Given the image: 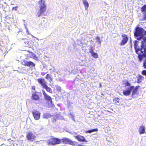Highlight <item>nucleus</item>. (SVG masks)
<instances>
[{
	"label": "nucleus",
	"mask_w": 146,
	"mask_h": 146,
	"mask_svg": "<svg viewBox=\"0 0 146 146\" xmlns=\"http://www.w3.org/2000/svg\"><path fill=\"white\" fill-rule=\"evenodd\" d=\"M33 54H34L35 56V55L34 54V53H33Z\"/></svg>",
	"instance_id": "nucleus-36"
},
{
	"label": "nucleus",
	"mask_w": 146,
	"mask_h": 146,
	"mask_svg": "<svg viewBox=\"0 0 146 146\" xmlns=\"http://www.w3.org/2000/svg\"><path fill=\"white\" fill-rule=\"evenodd\" d=\"M35 66V64L31 61L28 62V65L27 66L34 67Z\"/></svg>",
	"instance_id": "nucleus-20"
},
{
	"label": "nucleus",
	"mask_w": 146,
	"mask_h": 146,
	"mask_svg": "<svg viewBox=\"0 0 146 146\" xmlns=\"http://www.w3.org/2000/svg\"><path fill=\"white\" fill-rule=\"evenodd\" d=\"M26 137L28 140L33 142L35 140L36 138V135L31 131H29L26 134Z\"/></svg>",
	"instance_id": "nucleus-8"
},
{
	"label": "nucleus",
	"mask_w": 146,
	"mask_h": 146,
	"mask_svg": "<svg viewBox=\"0 0 146 146\" xmlns=\"http://www.w3.org/2000/svg\"><path fill=\"white\" fill-rule=\"evenodd\" d=\"M143 40L145 42H146V36L145 37H144L143 38Z\"/></svg>",
	"instance_id": "nucleus-33"
},
{
	"label": "nucleus",
	"mask_w": 146,
	"mask_h": 146,
	"mask_svg": "<svg viewBox=\"0 0 146 146\" xmlns=\"http://www.w3.org/2000/svg\"><path fill=\"white\" fill-rule=\"evenodd\" d=\"M61 143V141L60 139L54 137H53L48 139L47 142V144L49 145L54 146L56 145L59 144Z\"/></svg>",
	"instance_id": "nucleus-6"
},
{
	"label": "nucleus",
	"mask_w": 146,
	"mask_h": 146,
	"mask_svg": "<svg viewBox=\"0 0 146 146\" xmlns=\"http://www.w3.org/2000/svg\"><path fill=\"white\" fill-rule=\"evenodd\" d=\"M141 11L142 12H146V5H144L141 8Z\"/></svg>",
	"instance_id": "nucleus-22"
},
{
	"label": "nucleus",
	"mask_w": 146,
	"mask_h": 146,
	"mask_svg": "<svg viewBox=\"0 0 146 146\" xmlns=\"http://www.w3.org/2000/svg\"><path fill=\"white\" fill-rule=\"evenodd\" d=\"M42 92L44 99L47 101L49 104L50 103L51 104H52V101L51 98L48 95L44 90H42Z\"/></svg>",
	"instance_id": "nucleus-9"
},
{
	"label": "nucleus",
	"mask_w": 146,
	"mask_h": 146,
	"mask_svg": "<svg viewBox=\"0 0 146 146\" xmlns=\"http://www.w3.org/2000/svg\"><path fill=\"white\" fill-rule=\"evenodd\" d=\"M98 129L97 128L94 129H92L91 130H89L86 131H85V133H90L93 132L97 131H98Z\"/></svg>",
	"instance_id": "nucleus-19"
},
{
	"label": "nucleus",
	"mask_w": 146,
	"mask_h": 146,
	"mask_svg": "<svg viewBox=\"0 0 146 146\" xmlns=\"http://www.w3.org/2000/svg\"><path fill=\"white\" fill-rule=\"evenodd\" d=\"M17 7H13L12 8V10H15V11L17 10Z\"/></svg>",
	"instance_id": "nucleus-31"
},
{
	"label": "nucleus",
	"mask_w": 146,
	"mask_h": 146,
	"mask_svg": "<svg viewBox=\"0 0 146 146\" xmlns=\"http://www.w3.org/2000/svg\"><path fill=\"white\" fill-rule=\"evenodd\" d=\"M5 0H0V1L1 2H2L3 3L5 4H7L6 2L5 1Z\"/></svg>",
	"instance_id": "nucleus-30"
},
{
	"label": "nucleus",
	"mask_w": 146,
	"mask_h": 146,
	"mask_svg": "<svg viewBox=\"0 0 146 146\" xmlns=\"http://www.w3.org/2000/svg\"><path fill=\"white\" fill-rule=\"evenodd\" d=\"M139 132L140 134H143L145 133V128L144 126L142 125L139 127Z\"/></svg>",
	"instance_id": "nucleus-15"
},
{
	"label": "nucleus",
	"mask_w": 146,
	"mask_h": 146,
	"mask_svg": "<svg viewBox=\"0 0 146 146\" xmlns=\"http://www.w3.org/2000/svg\"><path fill=\"white\" fill-rule=\"evenodd\" d=\"M42 75H44V74H42Z\"/></svg>",
	"instance_id": "nucleus-38"
},
{
	"label": "nucleus",
	"mask_w": 146,
	"mask_h": 146,
	"mask_svg": "<svg viewBox=\"0 0 146 146\" xmlns=\"http://www.w3.org/2000/svg\"><path fill=\"white\" fill-rule=\"evenodd\" d=\"M52 115L49 113H46L44 114L43 115V117L45 119H48L51 117Z\"/></svg>",
	"instance_id": "nucleus-18"
},
{
	"label": "nucleus",
	"mask_w": 146,
	"mask_h": 146,
	"mask_svg": "<svg viewBox=\"0 0 146 146\" xmlns=\"http://www.w3.org/2000/svg\"><path fill=\"white\" fill-rule=\"evenodd\" d=\"M38 3L39 5L40 9L37 13V15L38 17L46 12L47 8L45 0H40L38 2Z\"/></svg>",
	"instance_id": "nucleus-3"
},
{
	"label": "nucleus",
	"mask_w": 146,
	"mask_h": 146,
	"mask_svg": "<svg viewBox=\"0 0 146 146\" xmlns=\"http://www.w3.org/2000/svg\"><path fill=\"white\" fill-rule=\"evenodd\" d=\"M42 75H44V74H42Z\"/></svg>",
	"instance_id": "nucleus-39"
},
{
	"label": "nucleus",
	"mask_w": 146,
	"mask_h": 146,
	"mask_svg": "<svg viewBox=\"0 0 146 146\" xmlns=\"http://www.w3.org/2000/svg\"><path fill=\"white\" fill-rule=\"evenodd\" d=\"M32 113L35 120H38L40 119V113L39 111L35 110L32 111Z\"/></svg>",
	"instance_id": "nucleus-12"
},
{
	"label": "nucleus",
	"mask_w": 146,
	"mask_h": 146,
	"mask_svg": "<svg viewBox=\"0 0 146 146\" xmlns=\"http://www.w3.org/2000/svg\"><path fill=\"white\" fill-rule=\"evenodd\" d=\"M96 40H97V42H99V43H101V41L99 37L98 36H97L96 37Z\"/></svg>",
	"instance_id": "nucleus-29"
},
{
	"label": "nucleus",
	"mask_w": 146,
	"mask_h": 146,
	"mask_svg": "<svg viewBox=\"0 0 146 146\" xmlns=\"http://www.w3.org/2000/svg\"><path fill=\"white\" fill-rule=\"evenodd\" d=\"M91 54L92 56L95 58H98V55L97 53L94 52Z\"/></svg>",
	"instance_id": "nucleus-23"
},
{
	"label": "nucleus",
	"mask_w": 146,
	"mask_h": 146,
	"mask_svg": "<svg viewBox=\"0 0 146 146\" xmlns=\"http://www.w3.org/2000/svg\"><path fill=\"white\" fill-rule=\"evenodd\" d=\"M31 89L32 90H35V86H32V87H31Z\"/></svg>",
	"instance_id": "nucleus-34"
},
{
	"label": "nucleus",
	"mask_w": 146,
	"mask_h": 146,
	"mask_svg": "<svg viewBox=\"0 0 146 146\" xmlns=\"http://www.w3.org/2000/svg\"><path fill=\"white\" fill-rule=\"evenodd\" d=\"M74 137L78 141L80 142L87 143L88 142V141L86 140L84 136L80 135L75 136Z\"/></svg>",
	"instance_id": "nucleus-11"
},
{
	"label": "nucleus",
	"mask_w": 146,
	"mask_h": 146,
	"mask_svg": "<svg viewBox=\"0 0 146 146\" xmlns=\"http://www.w3.org/2000/svg\"><path fill=\"white\" fill-rule=\"evenodd\" d=\"M143 19L144 20H146V13L145 14L143 17Z\"/></svg>",
	"instance_id": "nucleus-32"
},
{
	"label": "nucleus",
	"mask_w": 146,
	"mask_h": 146,
	"mask_svg": "<svg viewBox=\"0 0 146 146\" xmlns=\"http://www.w3.org/2000/svg\"><path fill=\"white\" fill-rule=\"evenodd\" d=\"M122 39L120 43V44L122 46L125 45L127 42L128 38L127 35L125 34L122 35Z\"/></svg>",
	"instance_id": "nucleus-10"
},
{
	"label": "nucleus",
	"mask_w": 146,
	"mask_h": 146,
	"mask_svg": "<svg viewBox=\"0 0 146 146\" xmlns=\"http://www.w3.org/2000/svg\"><path fill=\"white\" fill-rule=\"evenodd\" d=\"M125 85L126 86H130V87L127 89L123 90V94L125 96H128L130 95L131 91L133 90L131 94V96L132 97L137 94L138 89L140 87L139 86H136L135 88L133 86H130L131 84L128 82H127L125 83Z\"/></svg>",
	"instance_id": "nucleus-2"
},
{
	"label": "nucleus",
	"mask_w": 146,
	"mask_h": 146,
	"mask_svg": "<svg viewBox=\"0 0 146 146\" xmlns=\"http://www.w3.org/2000/svg\"><path fill=\"white\" fill-rule=\"evenodd\" d=\"M89 52L91 54L94 52L93 47L92 46L90 47V49L89 50Z\"/></svg>",
	"instance_id": "nucleus-28"
},
{
	"label": "nucleus",
	"mask_w": 146,
	"mask_h": 146,
	"mask_svg": "<svg viewBox=\"0 0 146 146\" xmlns=\"http://www.w3.org/2000/svg\"><path fill=\"white\" fill-rule=\"evenodd\" d=\"M145 58L144 60L143 61V66L145 69H146V57Z\"/></svg>",
	"instance_id": "nucleus-26"
},
{
	"label": "nucleus",
	"mask_w": 146,
	"mask_h": 146,
	"mask_svg": "<svg viewBox=\"0 0 146 146\" xmlns=\"http://www.w3.org/2000/svg\"><path fill=\"white\" fill-rule=\"evenodd\" d=\"M120 99L116 97L114 98L113 100V102L115 103H119V102Z\"/></svg>",
	"instance_id": "nucleus-21"
},
{
	"label": "nucleus",
	"mask_w": 146,
	"mask_h": 146,
	"mask_svg": "<svg viewBox=\"0 0 146 146\" xmlns=\"http://www.w3.org/2000/svg\"><path fill=\"white\" fill-rule=\"evenodd\" d=\"M28 62L25 60H23L22 62V64L24 66H27Z\"/></svg>",
	"instance_id": "nucleus-24"
},
{
	"label": "nucleus",
	"mask_w": 146,
	"mask_h": 146,
	"mask_svg": "<svg viewBox=\"0 0 146 146\" xmlns=\"http://www.w3.org/2000/svg\"><path fill=\"white\" fill-rule=\"evenodd\" d=\"M45 78L50 82H51L52 81L53 78L50 74H47L45 76Z\"/></svg>",
	"instance_id": "nucleus-16"
},
{
	"label": "nucleus",
	"mask_w": 146,
	"mask_h": 146,
	"mask_svg": "<svg viewBox=\"0 0 146 146\" xmlns=\"http://www.w3.org/2000/svg\"><path fill=\"white\" fill-rule=\"evenodd\" d=\"M61 140V142L63 143L69 144L73 146H76L78 143L77 142L72 141L66 137H64Z\"/></svg>",
	"instance_id": "nucleus-7"
},
{
	"label": "nucleus",
	"mask_w": 146,
	"mask_h": 146,
	"mask_svg": "<svg viewBox=\"0 0 146 146\" xmlns=\"http://www.w3.org/2000/svg\"><path fill=\"white\" fill-rule=\"evenodd\" d=\"M37 92H35L32 94L31 99L35 101H39L40 98L39 96L37 94Z\"/></svg>",
	"instance_id": "nucleus-13"
},
{
	"label": "nucleus",
	"mask_w": 146,
	"mask_h": 146,
	"mask_svg": "<svg viewBox=\"0 0 146 146\" xmlns=\"http://www.w3.org/2000/svg\"><path fill=\"white\" fill-rule=\"evenodd\" d=\"M137 78V82L138 84L141 83L144 79V77L140 74L138 75Z\"/></svg>",
	"instance_id": "nucleus-14"
},
{
	"label": "nucleus",
	"mask_w": 146,
	"mask_h": 146,
	"mask_svg": "<svg viewBox=\"0 0 146 146\" xmlns=\"http://www.w3.org/2000/svg\"><path fill=\"white\" fill-rule=\"evenodd\" d=\"M56 90L58 92H60L61 88L60 87L57 86H56Z\"/></svg>",
	"instance_id": "nucleus-25"
},
{
	"label": "nucleus",
	"mask_w": 146,
	"mask_h": 146,
	"mask_svg": "<svg viewBox=\"0 0 146 146\" xmlns=\"http://www.w3.org/2000/svg\"><path fill=\"white\" fill-rule=\"evenodd\" d=\"M37 81L38 83L41 85L42 88L45 89L47 92L50 93H52V89L47 85L46 84L47 82L45 81L44 79L40 78L37 79Z\"/></svg>",
	"instance_id": "nucleus-5"
},
{
	"label": "nucleus",
	"mask_w": 146,
	"mask_h": 146,
	"mask_svg": "<svg viewBox=\"0 0 146 146\" xmlns=\"http://www.w3.org/2000/svg\"><path fill=\"white\" fill-rule=\"evenodd\" d=\"M144 35H146V31H145V34H144Z\"/></svg>",
	"instance_id": "nucleus-35"
},
{
	"label": "nucleus",
	"mask_w": 146,
	"mask_h": 146,
	"mask_svg": "<svg viewBox=\"0 0 146 146\" xmlns=\"http://www.w3.org/2000/svg\"><path fill=\"white\" fill-rule=\"evenodd\" d=\"M2 7H3V5H2Z\"/></svg>",
	"instance_id": "nucleus-37"
},
{
	"label": "nucleus",
	"mask_w": 146,
	"mask_h": 146,
	"mask_svg": "<svg viewBox=\"0 0 146 146\" xmlns=\"http://www.w3.org/2000/svg\"><path fill=\"white\" fill-rule=\"evenodd\" d=\"M141 74L143 75L146 76V70H143L141 72Z\"/></svg>",
	"instance_id": "nucleus-27"
},
{
	"label": "nucleus",
	"mask_w": 146,
	"mask_h": 146,
	"mask_svg": "<svg viewBox=\"0 0 146 146\" xmlns=\"http://www.w3.org/2000/svg\"><path fill=\"white\" fill-rule=\"evenodd\" d=\"M83 3L85 9L87 10L89 6L88 2L86 0L83 1Z\"/></svg>",
	"instance_id": "nucleus-17"
},
{
	"label": "nucleus",
	"mask_w": 146,
	"mask_h": 146,
	"mask_svg": "<svg viewBox=\"0 0 146 146\" xmlns=\"http://www.w3.org/2000/svg\"><path fill=\"white\" fill-rule=\"evenodd\" d=\"M143 43V42L142 41L140 48L139 47L137 41L134 43V48L135 52L138 55V58L140 61L142 60L143 58H146V44L144 45Z\"/></svg>",
	"instance_id": "nucleus-1"
},
{
	"label": "nucleus",
	"mask_w": 146,
	"mask_h": 146,
	"mask_svg": "<svg viewBox=\"0 0 146 146\" xmlns=\"http://www.w3.org/2000/svg\"><path fill=\"white\" fill-rule=\"evenodd\" d=\"M145 31L142 28L137 27L135 28L134 32V35L135 36L137 37V39L140 40L144 37Z\"/></svg>",
	"instance_id": "nucleus-4"
}]
</instances>
